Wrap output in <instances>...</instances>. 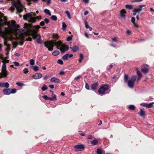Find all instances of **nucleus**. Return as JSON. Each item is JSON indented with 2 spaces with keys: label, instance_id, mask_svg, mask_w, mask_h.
I'll use <instances>...</instances> for the list:
<instances>
[{
  "label": "nucleus",
  "instance_id": "nucleus-1",
  "mask_svg": "<svg viewBox=\"0 0 154 154\" xmlns=\"http://www.w3.org/2000/svg\"><path fill=\"white\" fill-rule=\"evenodd\" d=\"M45 46L48 48L49 51H52L53 49L54 45L57 46V48L60 50L61 53H64L69 49L68 45H63L61 41L56 42L55 41L51 40L45 41L44 42Z\"/></svg>",
  "mask_w": 154,
  "mask_h": 154
},
{
  "label": "nucleus",
  "instance_id": "nucleus-2",
  "mask_svg": "<svg viewBox=\"0 0 154 154\" xmlns=\"http://www.w3.org/2000/svg\"><path fill=\"white\" fill-rule=\"evenodd\" d=\"M34 29L32 30L29 29L26 33V36H32L33 39L36 38L38 35L37 32L38 29L40 28L39 25H37L34 26Z\"/></svg>",
  "mask_w": 154,
  "mask_h": 154
},
{
  "label": "nucleus",
  "instance_id": "nucleus-3",
  "mask_svg": "<svg viewBox=\"0 0 154 154\" xmlns=\"http://www.w3.org/2000/svg\"><path fill=\"white\" fill-rule=\"evenodd\" d=\"M3 26L2 24H1L0 22V36H1L3 38L5 39V37L8 35H9L11 31L9 29V28H5V30L3 31L2 29V28Z\"/></svg>",
  "mask_w": 154,
  "mask_h": 154
},
{
  "label": "nucleus",
  "instance_id": "nucleus-4",
  "mask_svg": "<svg viewBox=\"0 0 154 154\" xmlns=\"http://www.w3.org/2000/svg\"><path fill=\"white\" fill-rule=\"evenodd\" d=\"M12 6L16 8L18 13L20 14L23 11L24 7L20 2H14L12 3Z\"/></svg>",
  "mask_w": 154,
  "mask_h": 154
},
{
  "label": "nucleus",
  "instance_id": "nucleus-5",
  "mask_svg": "<svg viewBox=\"0 0 154 154\" xmlns=\"http://www.w3.org/2000/svg\"><path fill=\"white\" fill-rule=\"evenodd\" d=\"M0 22L3 23V25H7L9 26L10 25L9 21H7V18L4 16L3 13L0 12Z\"/></svg>",
  "mask_w": 154,
  "mask_h": 154
},
{
  "label": "nucleus",
  "instance_id": "nucleus-6",
  "mask_svg": "<svg viewBox=\"0 0 154 154\" xmlns=\"http://www.w3.org/2000/svg\"><path fill=\"white\" fill-rule=\"evenodd\" d=\"M109 89V86L107 84L102 85L98 89V92L99 94L103 95L105 94V92Z\"/></svg>",
  "mask_w": 154,
  "mask_h": 154
},
{
  "label": "nucleus",
  "instance_id": "nucleus-7",
  "mask_svg": "<svg viewBox=\"0 0 154 154\" xmlns=\"http://www.w3.org/2000/svg\"><path fill=\"white\" fill-rule=\"evenodd\" d=\"M74 148L75 149H77L76 150H79L82 151L84 150L85 149L84 145L82 144H80L75 145Z\"/></svg>",
  "mask_w": 154,
  "mask_h": 154
},
{
  "label": "nucleus",
  "instance_id": "nucleus-8",
  "mask_svg": "<svg viewBox=\"0 0 154 154\" xmlns=\"http://www.w3.org/2000/svg\"><path fill=\"white\" fill-rule=\"evenodd\" d=\"M43 98L45 100H49L50 101H53L57 99L56 96L55 95H54V96L52 98L49 97L47 95L43 96Z\"/></svg>",
  "mask_w": 154,
  "mask_h": 154
},
{
  "label": "nucleus",
  "instance_id": "nucleus-9",
  "mask_svg": "<svg viewBox=\"0 0 154 154\" xmlns=\"http://www.w3.org/2000/svg\"><path fill=\"white\" fill-rule=\"evenodd\" d=\"M154 103V102L151 103H142L140 104V105L146 107L148 108H151L153 106V104Z\"/></svg>",
  "mask_w": 154,
  "mask_h": 154
},
{
  "label": "nucleus",
  "instance_id": "nucleus-10",
  "mask_svg": "<svg viewBox=\"0 0 154 154\" xmlns=\"http://www.w3.org/2000/svg\"><path fill=\"white\" fill-rule=\"evenodd\" d=\"M145 5H140L139 6V8H135L134 9L133 12H136V13H139L142 10V8L145 7Z\"/></svg>",
  "mask_w": 154,
  "mask_h": 154
},
{
  "label": "nucleus",
  "instance_id": "nucleus-11",
  "mask_svg": "<svg viewBox=\"0 0 154 154\" xmlns=\"http://www.w3.org/2000/svg\"><path fill=\"white\" fill-rule=\"evenodd\" d=\"M42 76V74L39 73H37L34 74L32 77L34 79H38L41 78Z\"/></svg>",
  "mask_w": 154,
  "mask_h": 154
},
{
  "label": "nucleus",
  "instance_id": "nucleus-12",
  "mask_svg": "<svg viewBox=\"0 0 154 154\" xmlns=\"http://www.w3.org/2000/svg\"><path fill=\"white\" fill-rule=\"evenodd\" d=\"M12 24L11 26V27L12 28H20V26L19 25L16 23V22L14 20H12L11 21Z\"/></svg>",
  "mask_w": 154,
  "mask_h": 154
},
{
  "label": "nucleus",
  "instance_id": "nucleus-13",
  "mask_svg": "<svg viewBox=\"0 0 154 154\" xmlns=\"http://www.w3.org/2000/svg\"><path fill=\"white\" fill-rule=\"evenodd\" d=\"M73 56L72 54H66L63 55L62 57V59L64 60H67L68 59V58H71Z\"/></svg>",
  "mask_w": 154,
  "mask_h": 154
},
{
  "label": "nucleus",
  "instance_id": "nucleus-14",
  "mask_svg": "<svg viewBox=\"0 0 154 154\" xmlns=\"http://www.w3.org/2000/svg\"><path fill=\"white\" fill-rule=\"evenodd\" d=\"M32 16V14L31 13H27L23 16V19L24 20H27V18H31Z\"/></svg>",
  "mask_w": 154,
  "mask_h": 154
},
{
  "label": "nucleus",
  "instance_id": "nucleus-15",
  "mask_svg": "<svg viewBox=\"0 0 154 154\" xmlns=\"http://www.w3.org/2000/svg\"><path fill=\"white\" fill-rule=\"evenodd\" d=\"M9 86V84L7 82H0V87H5L6 88H8Z\"/></svg>",
  "mask_w": 154,
  "mask_h": 154
},
{
  "label": "nucleus",
  "instance_id": "nucleus-16",
  "mask_svg": "<svg viewBox=\"0 0 154 154\" xmlns=\"http://www.w3.org/2000/svg\"><path fill=\"white\" fill-rule=\"evenodd\" d=\"M50 82H55L56 83H59L60 82L59 79L55 77H52L50 79Z\"/></svg>",
  "mask_w": 154,
  "mask_h": 154
},
{
  "label": "nucleus",
  "instance_id": "nucleus-17",
  "mask_svg": "<svg viewBox=\"0 0 154 154\" xmlns=\"http://www.w3.org/2000/svg\"><path fill=\"white\" fill-rule=\"evenodd\" d=\"M128 86L130 88H133L134 87V82L131 81L129 80L128 82H127Z\"/></svg>",
  "mask_w": 154,
  "mask_h": 154
},
{
  "label": "nucleus",
  "instance_id": "nucleus-18",
  "mask_svg": "<svg viewBox=\"0 0 154 154\" xmlns=\"http://www.w3.org/2000/svg\"><path fill=\"white\" fill-rule=\"evenodd\" d=\"M99 84L97 82L93 84L91 86V88L92 90H95L97 87L98 86Z\"/></svg>",
  "mask_w": 154,
  "mask_h": 154
},
{
  "label": "nucleus",
  "instance_id": "nucleus-19",
  "mask_svg": "<svg viewBox=\"0 0 154 154\" xmlns=\"http://www.w3.org/2000/svg\"><path fill=\"white\" fill-rule=\"evenodd\" d=\"M70 48L72 49V51L73 52H75L79 50V48L76 46H73L72 48L70 47Z\"/></svg>",
  "mask_w": 154,
  "mask_h": 154
},
{
  "label": "nucleus",
  "instance_id": "nucleus-20",
  "mask_svg": "<svg viewBox=\"0 0 154 154\" xmlns=\"http://www.w3.org/2000/svg\"><path fill=\"white\" fill-rule=\"evenodd\" d=\"M3 92L4 94L5 95H9L11 94L10 89H5L3 90Z\"/></svg>",
  "mask_w": 154,
  "mask_h": 154
},
{
  "label": "nucleus",
  "instance_id": "nucleus-21",
  "mask_svg": "<svg viewBox=\"0 0 154 154\" xmlns=\"http://www.w3.org/2000/svg\"><path fill=\"white\" fill-rule=\"evenodd\" d=\"M120 15L123 17H125V14H126V11L124 9H122L120 11Z\"/></svg>",
  "mask_w": 154,
  "mask_h": 154
},
{
  "label": "nucleus",
  "instance_id": "nucleus-22",
  "mask_svg": "<svg viewBox=\"0 0 154 154\" xmlns=\"http://www.w3.org/2000/svg\"><path fill=\"white\" fill-rule=\"evenodd\" d=\"M138 114L141 116H143L145 115V112L143 109H140V112Z\"/></svg>",
  "mask_w": 154,
  "mask_h": 154
},
{
  "label": "nucleus",
  "instance_id": "nucleus-23",
  "mask_svg": "<svg viewBox=\"0 0 154 154\" xmlns=\"http://www.w3.org/2000/svg\"><path fill=\"white\" fill-rule=\"evenodd\" d=\"M2 76L3 77H6L8 75V73L7 70H2Z\"/></svg>",
  "mask_w": 154,
  "mask_h": 154
},
{
  "label": "nucleus",
  "instance_id": "nucleus-24",
  "mask_svg": "<svg viewBox=\"0 0 154 154\" xmlns=\"http://www.w3.org/2000/svg\"><path fill=\"white\" fill-rule=\"evenodd\" d=\"M141 70L144 73H147L149 71V69L148 68H141Z\"/></svg>",
  "mask_w": 154,
  "mask_h": 154
},
{
  "label": "nucleus",
  "instance_id": "nucleus-25",
  "mask_svg": "<svg viewBox=\"0 0 154 154\" xmlns=\"http://www.w3.org/2000/svg\"><path fill=\"white\" fill-rule=\"evenodd\" d=\"M137 76L136 75H132L131 77V80L130 81L134 82L136 80Z\"/></svg>",
  "mask_w": 154,
  "mask_h": 154
},
{
  "label": "nucleus",
  "instance_id": "nucleus-26",
  "mask_svg": "<svg viewBox=\"0 0 154 154\" xmlns=\"http://www.w3.org/2000/svg\"><path fill=\"white\" fill-rule=\"evenodd\" d=\"M135 106L133 105H130L128 107V109L132 110H134L135 109Z\"/></svg>",
  "mask_w": 154,
  "mask_h": 154
},
{
  "label": "nucleus",
  "instance_id": "nucleus-27",
  "mask_svg": "<svg viewBox=\"0 0 154 154\" xmlns=\"http://www.w3.org/2000/svg\"><path fill=\"white\" fill-rule=\"evenodd\" d=\"M30 22H32V23H35L36 22V18L35 17H32L29 20Z\"/></svg>",
  "mask_w": 154,
  "mask_h": 154
},
{
  "label": "nucleus",
  "instance_id": "nucleus-28",
  "mask_svg": "<svg viewBox=\"0 0 154 154\" xmlns=\"http://www.w3.org/2000/svg\"><path fill=\"white\" fill-rule=\"evenodd\" d=\"M67 27V25L65 22L62 23V29L63 30H66V28Z\"/></svg>",
  "mask_w": 154,
  "mask_h": 154
},
{
  "label": "nucleus",
  "instance_id": "nucleus-29",
  "mask_svg": "<svg viewBox=\"0 0 154 154\" xmlns=\"http://www.w3.org/2000/svg\"><path fill=\"white\" fill-rule=\"evenodd\" d=\"M80 59H79V63H81L82 62V60H83L84 57L83 55L82 54H80Z\"/></svg>",
  "mask_w": 154,
  "mask_h": 154
},
{
  "label": "nucleus",
  "instance_id": "nucleus-30",
  "mask_svg": "<svg viewBox=\"0 0 154 154\" xmlns=\"http://www.w3.org/2000/svg\"><path fill=\"white\" fill-rule=\"evenodd\" d=\"M44 12L46 14L48 15H49V16L51 15V14L50 12V11L49 10H48V9H45L44 10Z\"/></svg>",
  "mask_w": 154,
  "mask_h": 154
},
{
  "label": "nucleus",
  "instance_id": "nucleus-31",
  "mask_svg": "<svg viewBox=\"0 0 154 154\" xmlns=\"http://www.w3.org/2000/svg\"><path fill=\"white\" fill-rule=\"evenodd\" d=\"M98 143V142L97 140L95 139L94 140L91 141V143L92 144L94 145H96Z\"/></svg>",
  "mask_w": 154,
  "mask_h": 154
},
{
  "label": "nucleus",
  "instance_id": "nucleus-32",
  "mask_svg": "<svg viewBox=\"0 0 154 154\" xmlns=\"http://www.w3.org/2000/svg\"><path fill=\"white\" fill-rule=\"evenodd\" d=\"M59 51L58 50H56L52 53V54L55 56H57L59 54Z\"/></svg>",
  "mask_w": 154,
  "mask_h": 154
},
{
  "label": "nucleus",
  "instance_id": "nucleus-33",
  "mask_svg": "<svg viewBox=\"0 0 154 154\" xmlns=\"http://www.w3.org/2000/svg\"><path fill=\"white\" fill-rule=\"evenodd\" d=\"M125 8L129 10L132 9L133 8V6L131 5H127L125 6Z\"/></svg>",
  "mask_w": 154,
  "mask_h": 154
},
{
  "label": "nucleus",
  "instance_id": "nucleus-34",
  "mask_svg": "<svg viewBox=\"0 0 154 154\" xmlns=\"http://www.w3.org/2000/svg\"><path fill=\"white\" fill-rule=\"evenodd\" d=\"M128 75L125 74L124 75V81L125 82H127L128 81Z\"/></svg>",
  "mask_w": 154,
  "mask_h": 154
},
{
  "label": "nucleus",
  "instance_id": "nucleus-35",
  "mask_svg": "<svg viewBox=\"0 0 154 154\" xmlns=\"http://www.w3.org/2000/svg\"><path fill=\"white\" fill-rule=\"evenodd\" d=\"M65 13L67 14L68 18L69 19H70L71 18V17L69 12L68 11H66L65 12Z\"/></svg>",
  "mask_w": 154,
  "mask_h": 154
},
{
  "label": "nucleus",
  "instance_id": "nucleus-36",
  "mask_svg": "<svg viewBox=\"0 0 154 154\" xmlns=\"http://www.w3.org/2000/svg\"><path fill=\"white\" fill-rule=\"evenodd\" d=\"M97 154H102L103 152L100 149H97L96 151Z\"/></svg>",
  "mask_w": 154,
  "mask_h": 154
},
{
  "label": "nucleus",
  "instance_id": "nucleus-37",
  "mask_svg": "<svg viewBox=\"0 0 154 154\" xmlns=\"http://www.w3.org/2000/svg\"><path fill=\"white\" fill-rule=\"evenodd\" d=\"M46 86H47L45 85L44 84L43 85L41 88V89L43 91H44L48 89V88Z\"/></svg>",
  "mask_w": 154,
  "mask_h": 154
},
{
  "label": "nucleus",
  "instance_id": "nucleus-38",
  "mask_svg": "<svg viewBox=\"0 0 154 154\" xmlns=\"http://www.w3.org/2000/svg\"><path fill=\"white\" fill-rule=\"evenodd\" d=\"M6 70V66L5 63H4L2 66V70Z\"/></svg>",
  "mask_w": 154,
  "mask_h": 154
},
{
  "label": "nucleus",
  "instance_id": "nucleus-39",
  "mask_svg": "<svg viewBox=\"0 0 154 154\" xmlns=\"http://www.w3.org/2000/svg\"><path fill=\"white\" fill-rule=\"evenodd\" d=\"M33 70L35 72H37L38 70V67L37 66H33Z\"/></svg>",
  "mask_w": 154,
  "mask_h": 154
},
{
  "label": "nucleus",
  "instance_id": "nucleus-40",
  "mask_svg": "<svg viewBox=\"0 0 154 154\" xmlns=\"http://www.w3.org/2000/svg\"><path fill=\"white\" fill-rule=\"evenodd\" d=\"M37 42L38 44H41L42 42V40L40 38L37 39Z\"/></svg>",
  "mask_w": 154,
  "mask_h": 154
},
{
  "label": "nucleus",
  "instance_id": "nucleus-41",
  "mask_svg": "<svg viewBox=\"0 0 154 154\" xmlns=\"http://www.w3.org/2000/svg\"><path fill=\"white\" fill-rule=\"evenodd\" d=\"M51 18L52 20L54 21H56L57 20V17L55 15L52 16L51 17Z\"/></svg>",
  "mask_w": 154,
  "mask_h": 154
},
{
  "label": "nucleus",
  "instance_id": "nucleus-42",
  "mask_svg": "<svg viewBox=\"0 0 154 154\" xmlns=\"http://www.w3.org/2000/svg\"><path fill=\"white\" fill-rule=\"evenodd\" d=\"M84 23L85 24V27L86 29H88L89 28V26L88 25V22L86 21H84Z\"/></svg>",
  "mask_w": 154,
  "mask_h": 154
},
{
  "label": "nucleus",
  "instance_id": "nucleus-43",
  "mask_svg": "<svg viewBox=\"0 0 154 154\" xmlns=\"http://www.w3.org/2000/svg\"><path fill=\"white\" fill-rule=\"evenodd\" d=\"M24 25L25 26H27V27H28L29 28H32V27H34V26H33V25L32 24H27L26 23H25L24 24Z\"/></svg>",
  "mask_w": 154,
  "mask_h": 154
},
{
  "label": "nucleus",
  "instance_id": "nucleus-44",
  "mask_svg": "<svg viewBox=\"0 0 154 154\" xmlns=\"http://www.w3.org/2000/svg\"><path fill=\"white\" fill-rule=\"evenodd\" d=\"M53 38H54L58 39L59 38V36L57 34H53Z\"/></svg>",
  "mask_w": 154,
  "mask_h": 154
},
{
  "label": "nucleus",
  "instance_id": "nucleus-45",
  "mask_svg": "<svg viewBox=\"0 0 154 154\" xmlns=\"http://www.w3.org/2000/svg\"><path fill=\"white\" fill-rule=\"evenodd\" d=\"M17 92V90L16 89H13L11 91L10 90L11 94H14Z\"/></svg>",
  "mask_w": 154,
  "mask_h": 154
},
{
  "label": "nucleus",
  "instance_id": "nucleus-46",
  "mask_svg": "<svg viewBox=\"0 0 154 154\" xmlns=\"http://www.w3.org/2000/svg\"><path fill=\"white\" fill-rule=\"evenodd\" d=\"M57 63L60 65H63V61L61 59H59L57 60Z\"/></svg>",
  "mask_w": 154,
  "mask_h": 154
},
{
  "label": "nucleus",
  "instance_id": "nucleus-47",
  "mask_svg": "<svg viewBox=\"0 0 154 154\" xmlns=\"http://www.w3.org/2000/svg\"><path fill=\"white\" fill-rule=\"evenodd\" d=\"M30 64L31 65H33L35 64V61L33 59H31L30 60Z\"/></svg>",
  "mask_w": 154,
  "mask_h": 154
},
{
  "label": "nucleus",
  "instance_id": "nucleus-48",
  "mask_svg": "<svg viewBox=\"0 0 154 154\" xmlns=\"http://www.w3.org/2000/svg\"><path fill=\"white\" fill-rule=\"evenodd\" d=\"M73 36L72 35H71V36H68L66 39V41H69L72 40V37Z\"/></svg>",
  "mask_w": 154,
  "mask_h": 154
},
{
  "label": "nucleus",
  "instance_id": "nucleus-49",
  "mask_svg": "<svg viewBox=\"0 0 154 154\" xmlns=\"http://www.w3.org/2000/svg\"><path fill=\"white\" fill-rule=\"evenodd\" d=\"M44 23H45L46 24H48L49 22V19L47 18H45L44 20Z\"/></svg>",
  "mask_w": 154,
  "mask_h": 154
},
{
  "label": "nucleus",
  "instance_id": "nucleus-50",
  "mask_svg": "<svg viewBox=\"0 0 154 154\" xmlns=\"http://www.w3.org/2000/svg\"><path fill=\"white\" fill-rule=\"evenodd\" d=\"M137 74L139 77H142V75L139 70L137 71Z\"/></svg>",
  "mask_w": 154,
  "mask_h": 154
},
{
  "label": "nucleus",
  "instance_id": "nucleus-51",
  "mask_svg": "<svg viewBox=\"0 0 154 154\" xmlns=\"http://www.w3.org/2000/svg\"><path fill=\"white\" fill-rule=\"evenodd\" d=\"M7 48H6L5 49V51H9L10 50V45H8V46H7Z\"/></svg>",
  "mask_w": 154,
  "mask_h": 154
},
{
  "label": "nucleus",
  "instance_id": "nucleus-52",
  "mask_svg": "<svg viewBox=\"0 0 154 154\" xmlns=\"http://www.w3.org/2000/svg\"><path fill=\"white\" fill-rule=\"evenodd\" d=\"M82 77V76L81 75H79L77 77H76L75 78V80L76 81H78Z\"/></svg>",
  "mask_w": 154,
  "mask_h": 154
},
{
  "label": "nucleus",
  "instance_id": "nucleus-53",
  "mask_svg": "<svg viewBox=\"0 0 154 154\" xmlns=\"http://www.w3.org/2000/svg\"><path fill=\"white\" fill-rule=\"evenodd\" d=\"M135 18L134 17H133L131 18V22L133 23H135Z\"/></svg>",
  "mask_w": 154,
  "mask_h": 154
},
{
  "label": "nucleus",
  "instance_id": "nucleus-54",
  "mask_svg": "<svg viewBox=\"0 0 154 154\" xmlns=\"http://www.w3.org/2000/svg\"><path fill=\"white\" fill-rule=\"evenodd\" d=\"M143 1V0H134L131 2L132 3H135L141 2Z\"/></svg>",
  "mask_w": 154,
  "mask_h": 154
},
{
  "label": "nucleus",
  "instance_id": "nucleus-55",
  "mask_svg": "<svg viewBox=\"0 0 154 154\" xmlns=\"http://www.w3.org/2000/svg\"><path fill=\"white\" fill-rule=\"evenodd\" d=\"M16 85L18 86H20V87L22 86L23 85L22 83L20 82H18L16 83Z\"/></svg>",
  "mask_w": 154,
  "mask_h": 154
},
{
  "label": "nucleus",
  "instance_id": "nucleus-56",
  "mask_svg": "<svg viewBox=\"0 0 154 154\" xmlns=\"http://www.w3.org/2000/svg\"><path fill=\"white\" fill-rule=\"evenodd\" d=\"M23 72L24 73H26L28 72V70L27 68H25L23 70Z\"/></svg>",
  "mask_w": 154,
  "mask_h": 154
},
{
  "label": "nucleus",
  "instance_id": "nucleus-57",
  "mask_svg": "<svg viewBox=\"0 0 154 154\" xmlns=\"http://www.w3.org/2000/svg\"><path fill=\"white\" fill-rule=\"evenodd\" d=\"M13 63H14L15 66H19V63L16 61H14L13 62Z\"/></svg>",
  "mask_w": 154,
  "mask_h": 154
},
{
  "label": "nucleus",
  "instance_id": "nucleus-58",
  "mask_svg": "<svg viewBox=\"0 0 154 154\" xmlns=\"http://www.w3.org/2000/svg\"><path fill=\"white\" fill-rule=\"evenodd\" d=\"M90 86L87 83H86L85 84V88L86 89L88 90L89 89Z\"/></svg>",
  "mask_w": 154,
  "mask_h": 154
},
{
  "label": "nucleus",
  "instance_id": "nucleus-59",
  "mask_svg": "<svg viewBox=\"0 0 154 154\" xmlns=\"http://www.w3.org/2000/svg\"><path fill=\"white\" fill-rule=\"evenodd\" d=\"M65 72L63 71H61L59 73V74L61 75H63L65 74Z\"/></svg>",
  "mask_w": 154,
  "mask_h": 154
},
{
  "label": "nucleus",
  "instance_id": "nucleus-60",
  "mask_svg": "<svg viewBox=\"0 0 154 154\" xmlns=\"http://www.w3.org/2000/svg\"><path fill=\"white\" fill-rule=\"evenodd\" d=\"M45 24L44 22L43 21H41L39 23V25L41 26H43Z\"/></svg>",
  "mask_w": 154,
  "mask_h": 154
},
{
  "label": "nucleus",
  "instance_id": "nucleus-61",
  "mask_svg": "<svg viewBox=\"0 0 154 154\" xmlns=\"http://www.w3.org/2000/svg\"><path fill=\"white\" fill-rule=\"evenodd\" d=\"M32 40V38L30 37H28V38H26V41H31Z\"/></svg>",
  "mask_w": 154,
  "mask_h": 154
},
{
  "label": "nucleus",
  "instance_id": "nucleus-62",
  "mask_svg": "<svg viewBox=\"0 0 154 154\" xmlns=\"http://www.w3.org/2000/svg\"><path fill=\"white\" fill-rule=\"evenodd\" d=\"M35 18H36V20H41L42 19V17L41 16H39L36 17Z\"/></svg>",
  "mask_w": 154,
  "mask_h": 154
},
{
  "label": "nucleus",
  "instance_id": "nucleus-63",
  "mask_svg": "<svg viewBox=\"0 0 154 154\" xmlns=\"http://www.w3.org/2000/svg\"><path fill=\"white\" fill-rule=\"evenodd\" d=\"M50 77V76L49 75H45L44 76V78L43 79L44 80H46L48 79V78Z\"/></svg>",
  "mask_w": 154,
  "mask_h": 154
},
{
  "label": "nucleus",
  "instance_id": "nucleus-64",
  "mask_svg": "<svg viewBox=\"0 0 154 154\" xmlns=\"http://www.w3.org/2000/svg\"><path fill=\"white\" fill-rule=\"evenodd\" d=\"M88 139H92L93 138L92 136L91 135H89L87 137Z\"/></svg>",
  "mask_w": 154,
  "mask_h": 154
}]
</instances>
